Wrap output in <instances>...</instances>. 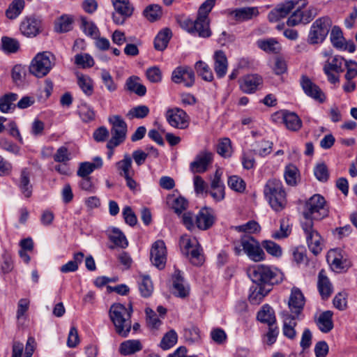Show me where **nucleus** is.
<instances>
[{"label":"nucleus","instance_id":"obj_1","mask_svg":"<svg viewBox=\"0 0 357 357\" xmlns=\"http://www.w3.org/2000/svg\"><path fill=\"white\" fill-rule=\"evenodd\" d=\"M252 281L259 286L268 288L283 280V274L278 269L261 264L251 267L248 271Z\"/></svg>","mask_w":357,"mask_h":357},{"label":"nucleus","instance_id":"obj_2","mask_svg":"<svg viewBox=\"0 0 357 357\" xmlns=\"http://www.w3.org/2000/svg\"><path fill=\"white\" fill-rule=\"evenodd\" d=\"M132 309L126 307L121 303L113 304L109 309V317L115 326L116 333L126 337L131 330V314Z\"/></svg>","mask_w":357,"mask_h":357},{"label":"nucleus","instance_id":"obj_3","mask_svg":"<svg viewBox=\"0 0 357 357\" xmlns=\"http://www.w3.org/2000/svg\"><path fill=\"white\" fill-rule=\"evenodd\" d=\"M234 251L236 255H241L243 252L248 257L255 261L259 262L265 259V253L261 248L259 242L250 235H243L239 243H234Z\"/></svg>","mask_w":357,"mask_h":357},{"label":"nucleus","instance_id":"obj_4","mask_svg":"<svg viewBox=\"0 0 357 357\" xmlns=\"http://www.w3.org/2000/svg\"><path fill=\"white\" fill-rule=\"evenodd\" d=\"M266 199L275 211H282L286 205V195L280 181L275 178L268 181L264 190Z\"/></svg>","mask_w":357,"mask_h":357},{"label":"nucleus","instance_id":"obj_5","mask_svg":"<svg viewBox=\"0 0 357 357\" xmlns=\"http://www.w3.org/2000/svg\"><path fill=\"white\" fill-rule=\"evenodd\" d=\"M55 57L50 52L38 53L32 59L29 67V73L36 77L46 76L54 66Z\"/></svg>","mask_w":357,"mask_h":357},{"label":"nucleus","instance_id":"obj_6","mask_svg":"<svg viewBox=\"0 0 357 357\" xmlns=\"http://www.w3.org/2000/svg\"><path fill=\"white\" fill-rule=\"evenodd\" d=\"M325 199L320 195H314L311 197L305 203L303 213L305 218L304 222L308 220H321L328 214V211L325 208Z\"/></svg>","mask_w":357,"mask_h":357},{"label":"nucleus","instance_id":"obj_7","mask_svg":"<svg viewBox=\"0 0 357 357\" xmlns=\"http://www.w3.org/2000/svg\"><path fill=\"white\" fill-rule=\"evenodd\" d=\"M331 25L332 21L328 17L316 20L311 26L307 42L312 45L322 43L328 34Z\"/></svg>","mask_w":357,"mask_h":357},{"label":"nucleus","instance_id":"obj_8","mask_svg":"<svg viewBox=\"0 0 357 357\" xmlns=\"http://www.w3.org/2000/svg\"><path fill=\"white\" fill-rule=\"evenodd\" d=\"M109 122L112 124L111 128L112 137L107 144L108 149H114L123 143L126 137L127 124L119 115L109 118Z\"/></svg>","mask_w":357,"mask_h":357},{"label":"nucleus","instance_id":"obj_9","mask_svg":"<svg viewBox=\"0 0 357 357\" xmlns=\"http://www.w3.org/2000/svg\"><path fill=\"white\" fill-rule=\"evenodd\" d=\"M302 228L306 236V241L310 250L314 255H319L323 247L322 238L318 231L313 227V222H302Z\"/></svg>","mask_w":357,"mask_h":357},{"label":"nucleus","instance_id":"obj_10","mask_svg":"<svg viewBox=\"0 0 357 357\" xmlns=\"http://www.w3.org/2000/svg\"><path fill=\"white\" fill-rule=\"evenodd\" d=\"M181 246L183 247L188 255L190 262L195 266H201L204 261L202 249L196 238L182 237Z\"/></svg>","mask_w":357,"mask_h":357},{"label":"nucleus","instance_id":"obj_11","mask_svg":"<svg viewBox=\"0 0 357 357\" xmlns=\"http://www.w3.org/2000/svg\"><path fill=\"white\" fill-rule=\"evenodd\" d=\"M344 61L343 57L336 55L324 63L323 70L330 83L335 84L340 82L339 75L344 71Z\"/></svg>","mask_w":357,"mask_h":357},{"label":"nucleus","instance_id":"obj_12","mask_svg":"<svg viewBox=\"0 0 357 357\" xmlns=\"http://www.w3.org/2000/svg\"><path fill=\"white\" fill-rule=\"evenodd\" d=\"M115 12L112 19L115 24H123L133 13L134 8L129 0H112Z\"/></svg>","mask_w":357,"mask_h":357},{"label":"nucleus","instance_id":"obj_13","mask_svg":"<svg viewBox=\"0 0 357 357\" xmlns=\"http://www.w3.org/2000/svg\"><path fill=\"white\" fill-rule=\"evenodd\" d=\"M296 3L301 4L299 5L300 7H305L307 1V0L287 1L284 3L278 5L268 13V20L271 22H275L281 18L285 17L295 8Z\"/></svg>","mask_w":357,"mask_h":357},{"label":"nucleus","instance_id":"obj_14","mask_svg":"<svg viewBox=\"0 0 357 357\" xmlns=\"http://www.w3.org/2000/svg\"><path fill=\"white\" fill-rule=\"evenodd\" d=\"M299 5V3L295 4L296 10L287 22L288 26H294L300 23H308L317 15L315 8L310 7L307 10H303L302 8L304 7H300Z\"/></svg>","mask_w":357,"mask_h":357},{"label":"nucleus","instance_id":"obj_15","mask_svg":"<svg viewBox=\"0 0 357 357\" xmlns=\"http://www.w3.org/2000/svg\"><path fill=\"white\" fill-rule=\"evenodd\" d=\"M169 124L178 129H185L189 126V116L187 113L178 107L169 109L166 112Z\"/></svg>","mask_w":357,"mask_h":357},{"label":"nucleus","instance_id":"obj_16","mask_svg":"<svg viewBox=\"0 0 357 357\" xmlns=\"http://www.w3.org/2000/svg\"><path fill=\"white\" fill-rule=\"evenodd\" d=\"M150 259L152 264L160 270L165 268L167 261L166 246L163 241H156L151 247Z\"/></svg>","mask_w":357,"mask_h":357},{"label":"nucleus","instance_id":"obj_17","mask_svg":"<svg viewBox=\"0 0 357 357\" xmlns=\"http://www.w3.org/2000/svg\"><path fill=\"white\" fill-rule=\"evenodd\" d=\"M172 80L176 84H183L185 86H192L195 81L192 69L188 66H179L174 69Z\"/></svg>","mask_w":357,"mask_h":357},{"label":"nucleus","instance_id":"obj_18","mask_svg":"<svg viewBox=\"0 0 357 357\" xmlns=\"http://www.w3.org/2000/svg\"><path fill=\"white\" fill-rule=\"evenodd\" d=\"M304 93L312 99L322 103L326 100V96L320 87L314 83L307 76L302 75L300 81Z\"/></svg>","mask_w":357,"mask_h":357},{"label":"nucleus","instance_id":"obj_19","mask_svg":"<svg viewBox=\"0 0 357 357\" xmlns=\"http://www.w3.org/2000/svg\"><path fill=\"white\" fill-rule=\"evenodd\" d=\"M283 326V335L289 340H294L296 337L295 327L297 325V321L299 320V315L291 314L288 311H283L281 313Z\"/></svg>","mask_w":357,"mask_h":357},{"label":"nucleus","instance_id":"obj_20","mask_svg":"<svg viewBox=\"0 0 357 357\" xmlns=\"http://www.w3.org/2000/svg\"><path fill=\"white\" fill-rule=\"evenodd\" d=\"M181 26L190 33H197L199 37L208 38L211 36L210 28H206L197 17L195 21L185 19L181 22Z\"/></svg>","mask_w":357,"mask_h":357},{"label":"nucleus","instance_id":"obj_21","mask_svg":"<svg viewBox=\"0 0 357 357\" xmlns=\"http://www.w3.org/2000/svg\"><path fill=\"white\" fill-rule=\"evenodd\" d=\"M213 156L211 152L206 151L200 152L196 155L195 160L190 163V171L193 174L205 172L208 165L213 162Z\"/></svg>","mask_w":357,"mask_h":357},{"label":"nucleus","instance_id":"obj_22","mask_svg":"<svg viewBox=\"0 0 357 357\" xmlns=\"http://www.w3.org/2000/svg\"><path fill=\"white\" fill-rule=\"evenodd\" d=\"M20 31L27 37H35L41 31V20L34 16L26 17L21 22Z\"/></svg>","mask_w":357,"mask_h":357},{"label":"nucleus","instance_id":"obj_23","mask_svg":"<svg viewBox=\"0 0 357 357\" xmlns=\"http://www.w3.org/2000/svg\"><path fill=\"white\" fill-rule=\"evenodd\" d=\"M227 15L237 22L250 20L259 15L257 7H243L226 11Z\"/></svg>","mask_w":357,"mask_h":357},{"label":"nucleus","instance_id":"obj_24","mask_svg":"<svg viewBox=\"0 0 357 357\" xmlns=\"http://www.w3.org/2000/svg\"><path fill=\"white\" fill-rule=\"evenodd\" d=\"M288 305L292 314L297 315L301 314L305 305V298L298 288H292Z\"/></svg>","mask_w":357,"mask_h":357},{"label":"nucleus","instance_id":"obj_25","mask_svg":"<svg viewBox=\"0 0 357 357\" xmlns=\"http://www.w3.org/2000/svg\"><path fill=\"white\" fill-rule=\"evenodd\" d=\"M317 289L323 300H327L333 292V287L326 271L321 269L318 274Z\"/></svg>","mask_w":357,"mask_h":357},{"label":"nucleus","instance_id":"obj_26","mask_svg":"<svg viewBox=\"0 0 357 357\" xmlns=\"http://www.w3.org/2000/svg\"><path fill=\"white\" fill-rule=\"evenodd\" d=\"M214 221L213 211L208 208H203L196 216L195 224L199 229L206 230L213 225Z\"/></svg>","mask_w":357,"mask_h":357},{"label":"nucleus","instance_id":"obj_27","mask_svg":"<svg viewBox=\"0 0 357 357\" xmlns=\"http://www.w3.org/2000/svg\"><path fill=\"white\" fill-rule=\"evenodd\" d=\"M262 78L258 75H248L240 80V88L246 93L255 92L262 84Z\"/></svg>","mask_w":357,"mask_h":357},{"label":"nucleus","instance_id":"obj_28","mask_svg":"<svg viewBox=\"0 0 357 357\" xmlns=\"http://www.w3.org/2000/svg\"><path fill=\"white\" fill-rule=\"evenodd\" d=\"M214 70L218 78H222L227 73L228 61L225 53L222 50L215 51L213 55Z\"/></svg>","mask_w":357,"mask_h":357},{"label":"nucleus","instance_id":"obj_29","mask_svg":"<svg viewBox=\"0 0 357 357\" xmlns=\"http://www.w3.org/2000/svg\"><path fill=\"white\" fill-rule=\"evenodd\" d=\"M282 121L286 128L293 132L298 131L303 126V122L298 114L287 110L282 112Z\"/></svg>","mask_w":357,"mask_h":357},{"label":"nucleus","instance_id":"obj_30","mask_svg":"<svg viewBox=\"0 0 357 357\" xmlns=\"http://www.w3.org/2000/svg\"><path fill=\"white\" fill-rule=\"evenodd\" d=\"M327 260L336 270H342L349 266V262L341 255L340 251L337 250H330L327 255Z\"/></svg>","mask_w":357,"mask_h":357},{"label":"nucleus","instance_id":"obj_31","mask_svg":"<svg viewBox=\"0 0 357 357\" xmlns=\"http://www.w3.org/2000/svg\"><path fill=\"white\" fill-rule=\"evenodd\" d=\"M172 279L174 294L180 298H185L188 296L189 288L184 284V280L180 274V271L175 272Z\"/></svg>","mask_w":357,"mask_h":357},{"label":"nucleus","instance_id":"obj_32","mask_svg":"<svg viewBox=\"0 0 357 357\" xmlns=\"http://www.w3.org/2000/svg\"><path fill=\"white\" fill-rule=\"evenodd\" d=\"M333 313L331 310L323 312L316 321L319 329L324 333L330 332L333 328Z\"/></svg>","mask_w":357,"mask_h":357},{"label":"nucleus","instance_id":"obj_33","mask_svg":"<svg viewBox=\"0 0 357 357\" xmlns=\"http://www.w3.org/2000/svg\"><path fill=\"white\" fill-rule=\"evenodd\" d=\"M132 160L131 156L126 153L123 155V159L116 163V167L119 174L123 177L127 175H135V171L132 169Z\"/></svg>","mask_w":357,"mask_h":357},{"label":"nucleus","instance_id":"obj_34","mask_svg":"<svg viewBox=\"0 0 357 357\" xmlns=\"http://www.w3.org/2000/svg\"><path fill=\"white\" fill-rule=\"evenodd\" d=\"M257 319L261 323L267 324L268 326H274L276 321L274 310L268 305H264L258 312Z\"/></svg>","mask_w":357,"mask_h":357},{"label":"nucleus","instance_id":"obj_35","mask_svg":"<svg viewBox=\"0 0 357 357\" xmlns=\"http://www.w3.org/2000/svg\"><path fill=\"white\" fill-rule=\"evenodd\" d=\"M18 187L22 194L26 198L32 195V185L30 183V173L24 168L21 171Z\"/></svg>","mask_w":357,"mask_h":357},{"label":"nucleus","instance_id":"obj_36","mask_svg":"<svg viewBox=\"0 0 357 357\" xmlns=\"http://www.w3.org/2000/svg\"><path fill=\"white\" fill-rule=\"evenodd\" d=\"M215 0H206L199 7L198 10L197 18L201 21L204 26L206 28H210V20L208 14L214 7Z\"/></svg>","mask_w":357,"mask_h":357},{"label":"nucleus","instance_id":"obj_37","mask_svg":"<svg viewBox=\"0 0 357 357\" xmlns=\"http://www.w3.org/2000/svg\"><path fill=\"white\" fill-rule=\"evenodd\" d=\"M172 36V31L165 28L161 30L154 40V47L158 51H163L167 47V45Z\"/></svg>","mask_w":357,"mask_h":357},{"label":"nucleus","instance_id":"obj_38","mask_svg":"<svg viewBox=\"0 0 357 357\" xmlns=\"http://www.w3.org/2000/svg\"><path fill=\"white\" fill-rule=\"evenodd\" d=\"M142 349V346L138 340H129L123 342L119 347V352L123 356L133 354Z\"/></svg>","mask_w":357,"mask_h":357},{"label":"nucleus","instance_id":"obj_39","mask_svg":"<svg viewBox=\"0 0 357 357\" xmlns=\"http://www.w3.org/2000/svg\"><path fill=\"white\" fill-rule=\"evenodd\" d=\"M270 287H266L264 286H257L252 287L250 288V294L249 295V301L252 304L258 305L261 303L263 298L268 294L271 291Z\"/></svg>","mask_w":357,"mask_h":357},{"label":"nucleus","instance_id":"obj_40","mask_svg":"<svg viewBox=\"0 0 357 357\" xmlns=\"http://www.w3.org/2000/svg\"><path fill=\"white\" fill-rule=\"evenodd\" d=\"M24 0H13L6 10V16L9 20L16 19L24 8Z\"/></svg>","mask_w":357,"mask_h":357},{"label":"nucleus","instance_id":"obj_41","mask_svg":"<svg viewBox=\"0 0 357 357\" xmlns=\"http://www.w3.org/2000/svg\"><path fill=\"white\" fill-rule=\"evenodd\" d=\"M139 78L137 76H131L126 80V87L130 91L135 93L139 96L146 94V89L145 86L139 82Z\"/></svg>","mask_w":357,"mask_h":357},{"label":"nucleus","instance_id":"obj_42","mask_svg":"<svg viewBox=\"0 0 357 357\" xmlns=\"http://www.w3.org/2000/svg\"><path fill=\"white\" fill-rule=\"evenodd\" d=\"M84 257V255L82 252L75 253L73 255V260L69 261L68 263L61 266V272L67 273L77 271L78 265L82 263Z\"/></svg>","mask_w":357,"mask_h":357},{"label":"nucleus","instance_id":"obj_43","mask_svg":"<svg viewBox=\"0 0 357 357\" xmlns=\"http://www.w3.org/2000/svg\"><path fill=\"white\" fill-rule=\"evenodd\" d=\"M257 44L260 49L268 53L277 54L281 50L279 43L274 38L259 40Z\"/></svg>","mask_w":357,"mask_h":357},{"label":"nucleus","instance_id":"obj_44","mask_svg":"<svg viewBox=\"0 0 357 357\" xmlns=\"http://www.w3.org/2000/svg\"><path fill=\"white\" fill-rule=\"evenodd\" d=\"M195 70L199 76L204 81L211 82L213 79V72L209 66L202 61L196 62L195 65Z\"/></svg>","mask_w":357,"mask_h":357},{"label":"nucleus","instance_id":"obj_45","mask_svg":"<svg viewBox=\"0 0 357 357\" xmlns=\"http://www.w3.org/2000/svg\"><path fill=\"white\" fill-rule=\"evenodd\" d=\"M73 17L68 15H63L55 22V31L59 33L69 31L72 29Z\"/></svg>","mask_w":357,"mask_h":357},{"label":"nucleus","instance_id":"obj_46","mask_svg":"<svg viewBox=\"0 0 357 357\" xmlns=\"http://www.w3.org/2000/svg\"><path fill=\"white\" fill-rule=\"evenodd\" d=\"M77 84L83 93L87 96H91L93 93V83L92 79L84 75L77 76Z\"/></svg>","mask_w":357,"mask_h":357},{"label":"nucleus","instance_id":"obj_47","mask_svg":"<svg viewBox=\"0 0 357 357\" xmlns=\"http://www.w3.org/2000/svg\"><path fill=\"white\" fill-rule=\"evenodd\" d=\"M1 50L7 54L15 53L20 48L19 42L13 38L3 36L1 38Z\"/></svg>","mask_w":357,"mask_h":357},{"label":"nucleus","instance_id":"obj_48","mask_svg":"<svg viewBox=\"0 0 357 357\" xmlns=\"http://www.w3.org/2000/svg\"><path fill=\"white\" fill-rule=\"evenodd\" d=\"M109 237L116 246L125 248L128 245L125 235L118 228L113 227Z\"/></svg>","mask_w":357,"mask_h":357},{"label":"nucleus","instance_id":"obj_49","mask_svg":"<svg viewBox=\"0 0 357 357\" xmlns=\"http://www.w3.org/2000/svg\"><path fill=\"white\" fill-rule=\"evenodd\" d=\"M17 98L18 95L14 93H8L1 96L0 98V111L3 113H8Z\"/></svg>","mask_w":357,"mask_h":357},{"label":"nucleus","instance_id":"obj_50","mask_svg":"<svg viewBox=\"0 0 357 357\" xmlns=\"http://www.w3.org/2000/svg\"><path fill=\"white\" fill-rule=\"evenodd\" d=\"M144 16L150 22H154L162 15L161 7L158 4L148 6L143 11Z\"/></svg>","mask_w":357,"mask_h":357},{"label":"nucleus","instance_id":"obj_51","mask_svg":"<svg viewBox=\"0 0 357 357\" xmlns=\"http://www.w3.org/2000/svg\"><path fill=\"white\" fill-rule=\"evenodd\" d=\"M298 175V169L294 165L289 164L285 167L284 176L288 185L291 186L296 185Z\"/></svg>","mask_w":357,"mask_h":357},{"label":"nucleus","instance_id":"obj_52","mask_svg":"<svg viewBox=\"0 0 357 357\" xmlns=\"http://www.w3.org/2000/svg\"><path fill=\"white\" fill-rule=\"evenodd\" d=\"M149 112V108L146 105H138L130 109L126 116L130 119H144L148 116Z\"/></svg>","mask_w":357,"mask_h":357},{"label":"nucleus","instance_id":"obj_53","mask_svg":"<svg viewBox=\"0 0 357 357\" xmlns=\"http://www.w3.org/2000/svg\"><path fill=\"white\" fill-rule=\"evenodd\" d=\"M344 37L342 31L339 26H334L331 33V41L333 45L337 49H343Z\"/></svg>","mask_w":357,"mask_h":357},{"label":"nucleus","instance_id":"obj_54","mask_svg":"<svg viewBox=\"0 0 357 357\" xmlns=\"http://www.w3.org/2000/svg\"><path fill=\"white\" fill-rule=\"evenodd\" d=\"M139 289L141 295L145 298L149 297L153 291L152 282L148 275H143L139 282Z\"/></svg>","mask_w":357,"mask_h":357},{"label":"nucleus","instance_id":"obj_55","mask_svg":"<svg viewBox=\"0 0 357 357\" xmlns=\"http://www.w3.org/2000/svg\"><path fill=\"white\" fill-rule=\"evenodd\" d=\"M234 229L238 232L248 234H254L259 232L261 227L259 223L255 220H250L247 223L234 227Z\"/></svg>","mask_w":357,"mask_h":357},{"label":"nucleus","instance_id":"obj_56","mask_svg":"<svg viewBox=\"0 0 357 357\" xmlns=\"http://www.w3.org/2000/svg\"><path fill=\"white\" fill-rule=\"evenodd\" d=\"M177 342V334L174 330L167 332L160 342L162 349L167 350L172 347Z\"/></svg>","mask_w":357,"mask_h":357},{"label":"nucleus","instance_id":"obj_57","mask_svg":"<svg viewBox=\"0 0 357 357\" xmlns=\"http://www.w3.org/2000/svg\"><path fill=\"white\" fill-rule=\"evenodd\" d=\"M75 63L82 68H86L93 66L95 62L89 54H77L75 56Z\"/></svg>","mask_w":357,"mask_h":357},{"label":"nucleus","instance_id":"obj_58","mask_svg":"<svg viewBox=\"0 0 357 357\" xmlns=\"http://www.w3.org/2000/svg\"><path fill=\"white\" fill-rule=\"evenodd\" d=\"M26 71L24 66L20 64L14 66L11 71V77L13 82L17 85H21L24 79Z\"/></svg>","mask_w":357,"mask_h":357},{"label":"nucleus","instance_id":"obj_59","mask_svg":"<svg viewBox=\"0 0 357 357\" xmlns=\"http://www.w3.org/2000/svg\"><path fill=\"white\" fill-rule=\"evenodd\" d=\"M261 245L269 255L276 257L282 255V248L276 243L272 241L266 240L262 241Z\"/></svg>","mask_w":357,"mask_h":357},{"label":"nucleus","instance_id":"obj_60","mask_svg":"<svg viewBox=\"0 0 357 357\" xmlns=\"http://www.w3.org/2000/svg\"><path fill=\"white\" fill-rule=\"evenodd\" d=\"M217 152L224 158H227L231 155V141L229 138H224L219 142L217 146Z\"/></svg>","mask_w":357,"mask_h":357},{"label":"nucleus","instance_id":"obj_61","mask_svg":"<svg viewBox=\"0 0 357 357\" xmlns=\"http://www.w3.org/2000/svg\"><path fill=\"white\" fill-rule=\"evenodd\" d=\"M273 143L269 141L256 142L255 151L261 156H265L272 151Z\"/></svg>","mask_w":357,"mask_h":357},{"label":"nucleus","instance_id":"obj_62","mask_svg":"<svg viewBox=\"0 0 357 357\" xmlns=\"http://www.w3.org/2000/svg\"><path fill=\"white\" fill-rule=\"evenodd\" d=\"M79 116L84 122L88 123L95 119V112L86 104L79 107Z\"/></svg>","mask_w":357,"mask_h":357},{"label":"nucleus","instance_id":"obj_63","mask_svg":"<svg viewBox=\"0 0 357 357\" xmlns=\"http://www.w3.org/2000/svg\"><path fill=\"white\" fill-rule=\"evenodd\" d=\"M227 183L230 188L236 192H241L245 189V183L244 181L237 176H230Z\"/></svg>","mask_w":357,"mask_h":357},{"label":"nucleus","instance_id":"obj_64","mask_svg":"<svg viewBox=\"0 0 357 357\" xmlns=\"http://www.w3.org/2000/svg\"><path fill=\"white\" fill-rule=\"evenodd\" d=\"M347 294L345 291L339 292L333 298L335 307L339 310H344L347 307Z\"/></svg>","mask_w":357,"mask_h":357}]
</instances>
